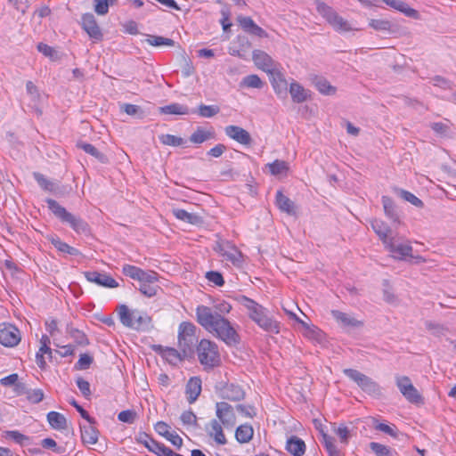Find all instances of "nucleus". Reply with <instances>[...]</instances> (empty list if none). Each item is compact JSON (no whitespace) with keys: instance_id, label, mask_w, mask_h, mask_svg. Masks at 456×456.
Wrapping results in <instances>:
<instances>
[{"instance_id":"obj_1","label":"nucleus","mask_w":456,"mask_h":456,"mask_svg":"<svg viewBox=\"0 0 456 456\" xmlns=\"http://www.w3.org/2000/svg\"><path fill=\"white\" fill-rule=\"evenodd\" d=\"M196 319L206 330L213 333L227 345H236L240 342V336L231 322L220 314H214L210 307L203 305H198Z\"/></svg>"},{"instance_id":"obj_2","label":"nucleus","mask_w":456,"mask_h":456,"mask_svg":"<svg viewBox=\"0 0 456 456\" xmlns=\"http://www.w3.org/2000/svg\"><path fill=\"white\" fill-rule=\"evenodd\" d=\"M237 300L247 309L249 319L259 328L270 333L280 332L279 323L268 315L266 308L246 296H240Z\"/></svg>"},{"instance_id":"obj_3","label":"nucleus","mask_w":456,"mask_h":456,"mask_svg":"<svg viewBox=\"0 0 456 456\" xmlns=\"http://www.w3.org/2000/svg\"><path fill=\"white\" fill-rule=\"evenodd\" d=\"M117 311L120 322L125 327L140 330L147 328L151 323V318L147 314L137 309L130 310L126 305H118Z\"/></svg>"},{"instance_id":"obj_4","label":"nucleus","mask_w":456,"mask_h":456,"mask_svg":"<svg viewBox=\"0 0 456 456\" xmlns=\"http://www.w3.org/2000/svg\"><path fill=\"white\" fill-rule=\"evenodd\" d=\"M48 208L61 222L67 223L77 232L86 233L88 232V224L81 218L75 216L61 207L56 200L46 199Z\"/></svg>"},{"instance_id":"obj_5","label":"nucleus","mask_w":456,"mask_h":456,"mask_svg":"<svg viewBox=\"0 0 456 456\" xmlns=\"http://www.w3.org/2000/svg\"><path fill=\"white\" fill-rule=\"evenodd\" d=\"M196 326L190 322H183L178 328V347L184 357H191L194 354V347L198 342Z\"/></svg>"},{"instance_id":"obj_6","label":"nucleus","mask_w":456,"mask_h":456,"mask_svg":"<svg viewBox=\"0 0 456 456\" xmlns=\"http://www.w3.org/2000/svg\"><path fill=\"white\" fill-rule=\"evenodd\" d=\"M198 359L205 368H214L220 363L216 344L208 339H201L196 347Z\"/></svg>"},{"instance_id":"obj_7","label":"nucleus","mask_w":456,"mask_h":456,"mask_svg":"<svg viewBox=\"0 0 456 456\" xmlns=\"http://www.w3.org/2000/svg\"><path fill=\"white\" fill-rule=\"evenodd\" d=\"M316 8L319 13L336 32L346 33L354 30L351 24L340 16L332 7L324 3H319Z\"/></svg>"},{"instance_id":"obj_8","label":"nucleus","mask_w":456,"mask_h":456,"mask_svg":"<svg viewBox=\"0 0 456 456\" xmlns=\"http://www.w3.org/2000/svg\"><path fill=\"white\" fill-rule=\"evenodd\" d=\"M343 372L347 378L355 382L365 393L373 395L380 394V387L378 383L365 374L354 369H345Z\"/></svg>"},{"instance_id":"obj_9","label":"nucleus","mask_w":456,"mask_h":456,"mask_svg":"<svg viewBox=\"0 0 456 456\" xmlns=\"http://www.w3.org/2000/svg\"><path fill=\"white\" fill-rule=\"evenodd\" d=\"M216 416L225 428H232L237 422L234 408L226 402L216 403Z\"/></svg>"},{"instance_id":"obj_10","label":"nucleus","mask_w":456,"mask_h":456,"mask_svg":"<svg viewBox=\"0 0 456 456\" xmlns=\"http://www.w3.org/2000/svg\"><path fill=\"white\" fill-rule=\"evenodd\" d=\"M396 386L401 394L407 401L411 403H419L422 402V396L412 385L411 379L407 376L396 377Z\"/></svg>"},{"instance_id":"obj_11","label":"nucleus","mask_w":456,"mask_h":456,"mask_svg":"<svg viewBox=\"0 0 456 456\" xmlns=\"http://www.w3.org/2000/svg\"><path fill=\"white\" fill-rule=\"evenodd\" d=\"M21 339L20 331L10 323L0 324V344L5 347L16 346Z\"/></svg>"},{"instance_id":"obj_12","label":"nucleus","mask_w":456,"mask_h":456,"mask_svg":"<svg viewBox=\"0 0 456 456\" xmlns=\"http://www.w3.org/2000/svg\"><path fill=\"white\" fill-rule=\"evenodd\" d=\"M252 60L256 67L268 75L278 69L277 63L273 58L262 50H254L252 53Z\"/></svg>"},{"instance_id":"obj_13","label":"nucleus","mask_w":456,"mask_h":456,"mask_svg":"<svg viewBox=\"0 0 456 456\" xmlns=\"http://www.w3.org/2000/svg\"><path fill=\"white\" fill-rule=\"evenodd\" d=\"M384 246L398 260H403L412 254V247L409 242H399L395 237H392Z\"/></svg>"},{"instance_id":"obj_14","label":"nucleus","mask_w":456,"mask_h":456,"mask_svg":"<svg viewBox=\"0 0 456 456\" xmlns=\"http://www.w3.org/2000/svg\"><path fill=\"white\" fill-rule=\"evenodd\" d=\"M331 315L338 324L346 330L358 329L363 326V322L355 318L352 314L344 313L338 310H332Z\"/></svg>"},{"instance_id":"obj_15","label":"nucleus","mask_w":456,"mask_h":456,"mask_svg":"<svg viewBox=\"0 0 456 456\" xmlns=\"http://www.w3.org/2000/svg\"><path fill=\"white\" fill-rule=\"evenodd\" d=\"M122 273L133 280L138 281H158V273L153 271H144L137 266L131 265H125L122 268Z\"/></svg>"},{"instance_id":"obj_16","label":"nucleus","mask_w":456,"mask_h":456,"mask_svg":"<svg viewBox=\"0 0 456 456\" xmlns=\"http://www.w3.org/2000/svg\"><path fill=\"white\" fill-rule=\"evenodd\" d=\"M218 395L224 400L239 402L244 399L245 391L239 385L226 383L218 389Z\"/></svg>"},{"instance_id":"obj_17","label":"nucleus","mask_w":456,"mask_h":456,"mask_svg":"<svg viewBox=\"0 0 456 456\" xmlns=\"http://www.w3.org/2000/svg\"><path fill=\"white\" fill-rule=\"evenodd\" d=\"M84 275L88 281L95 283L98 286L109 289L118 287V281L108 273L93 271L86 272Z\"/></svg>"},{"instance_id":"obj_18","label":"nucleus","mask_w":456,"mask_h":456,"mask_svg":"<svg viewBox=\"0 0 456 456\" xmlns=\"http://www.w3.org/2000/svg\"><path fill=\"white\" fill-rule=\"evenodd\" d=\"M81 25L83 29L88 34V36L95 40H101L102 38V33L100 27L97 24L95 17L92 13H85L82 16Z\"/></svg>"},{"instance_id":"obj_19","label":"nucleus","mask_w":456,"mask_h":456,"mask_svg":"<svg viewBox=\"0 0 456 456\" xmlns=\"http://www.w3.org/2000/svg\"><path fill=\"white\" fill-rule=\"evenodd\" d=\"M225 134L231 139L243 145H250L252 138L250 134L244 128L238 126H227L224 129Z\"/></svg>"},{"instance_id":"obj_20","label":"nucleus","mask_w":456,"mask_h":456,"mask_svg":"<svg viewBox=\"0 0 456 456\" xmlns=\"http://www.w3.org/2000/svg\"><path fill=\"white\" fill-rule=\"evenodd\" d=\"M222 423L216 419H213L206 426L205 429L208 435L212 437L218 444H225L227 443L223 431Z\"/></svg>"},{"instance_id":"obj_21","label":"nucleus","mask_w":456,"mask_h":456,"mask_svg":"<svg viewBox=\"0 0 456 456\" xmlns=\"http://www.w3.org/2000/svg\"><path fill=\"white\" fill-rule=\"evenodd\" d=\"M238 22L244 31L257 36L259 37H266V32L260 28L255 21L248 16H239Z\"/></svg>"},{"instance_id":"obj_22","label":"nucleus","mask_w":456,"mask_h":456,"mask_svg":"<svg viewBox=\"0 0 456 456\" xmlns=\"http://www.w3.org/2000/svg\"><path fill=\"white\" fill-rule=\"evenodd\" d=\"M220 251L224 259L231 262L233 265L240 266L242 265L243 256L234 246L226 244L221 248Z\"/></svg>"},{"instance_id":"obj_23","label":"nucleus","mask_w":456,"mask_h":456,"mask_svg":"<svg viewBox=\"0 0 456 456\" xmlns=\"http://www.w3.org/2000/svg\"><path fill=\"white\" fill-rule=\"evenodd\" d=\"M201 379L199 377L191 378L185 388V394L189 403H193L201 393Z\"/></svg>"},{"instance_id":"obj_24","label":"nucleus","mask_w":456,"mask_h":456,"mask_svg":"<svg viewBox=\"0 0 456 456\" xmlns=\"http://www.w3.org/2000/svg\"><path fill=\"white\" fill-rule=\"evenodd\" d=\"M275 203L278 208L287 213L289 216H295L297 213V207L294 202L285 196L281 191L276 192Z\"/></svg>"},{"instance_id":"obj_25","label":"nucleus","mask_w":456,"mask_h":456,"mask_svg":"<svg viewBox=\"0 0 456 456\" xmlns=\"http://www.w3.org/2000/svg\"><path fill=\"white\" fill-rule=\"evenodd\" d=\"M370 225L374 232L379 236L380 240L385 245L392 238L389 234L391 232L390 227L380 219H373Z\"/></svg>"},{"instance_id":"obj_26","label":"nucleus","mask_w":456,"mask_h":456,"mask_svg":"<svg viewBox=\"0 0 456 456\" xmlns=\"http://www.w3.org/2000/svg\"><path fill=\"white\" fill-rule=\"evenodd\" d=\"M385 4L389 5L391 8L401 12L405 16L410 18L417 19L419 17L418 12L411 8L407 3L402 1V0H382Z\"/></svg>"},{"instance_id":"obj_27","label":"nucleus","mask_w":456,"mask_h":456,"mask_svg":"<svg viewBox=\"0 0 456 456\" xmlns=\"http://www.w3.org/2000/svg\"><path fill=\"white\" fill-rule=\"evenodd\" d=\"M286 450L293 456H302L305 452V444L297 436H291L287 440Z\"/></svg>"},{"instance_id":"obj_28","label":"nucleus","mask_w":456,"mask_h":456,"mask_svg":"<svg viewBox=\"0 0 456 456\" xmlns=\"http://www.w3.org/2000/svg\"><path fill=\"white\" fill-rule=\"evenodd\" d=\"M47 239L54 246V248L61 253L69 254L70 256H78L80 254L78 249L62 241L56 235L48 236Z\"/></svg>"},{"instance_id":"obj_29","label":"nucleus","mask_w":456,"mask_h":456,"mask_svg":"<svg viewBox=\"0 0 456 456\" xmlns=\"http://www.w3.org/2000/svg\"><path fill=\"white\" fill-rule=\"evenodd\" d=\"M271 84L277 94L286 93L288 83L283 77L282 74L277 69L273 73L270 74Z\"/></svg>"},{"instance_id":"obj_30","label":"nucleus","mask_w":456,"mask_h":456,"mask_svg":"<svg viewBox=\"0 0 456 456\" xmlns=\"http://www.w3.org/2000/svg\"><path fill=\"white\" fill-rule=\"evenodd\" d=\"M173 214L177 219L183 221L185 223L194 224V225L202 224V219L200 216L193 214V213H189L184 209H181V208L173 209Z\"/></svg>"},{"instance_id":"obj_31","label":"nucleus","mask_w":456,"mask_h":456,"mask_svg":"<svg viewBox=\"0 0 456 456\" xmlns=\"http://www.w3.org/2000/svg\"><path fill=\"white\" fill-rule=\"evenodd\" d=\"M47 421L53 428L57 430H64L68 427L67 419L64 415L57 411L48 412Z\"/></svg>"},{"instance_id":"obj_32","label":"nucleus","mask_w":456,"mask_h":456,"mask_svg":"<svg viewBox=\"0 0 456 456\" xmlns=\"http://www.w3.org/2000/svg\"><path fill=\"white\" fill-rule=\"evenodd\" d=\"M254 435V429L249 424H242L235 430V438L240 444L248 443Z\"/></svg>"},{"instance_id":"obj_33","label":"nucleus","mask_w":456,"mask_h":456,"mask_svg":"<svg viewBox=\"0 0 456 456\" xmlns=\"http://www.w3.org/2000/svg\"><path fill=\"white\" fill-rule=\"evenodd\" d=\"M160 350L161 355L170 363L176 364L178 362H181L185 357L183 356L182 351H178L172 347H165L163 348L161 346H158Z\"/></svg>"},{"instance_id":"obj_34","label":"nucleus","mask_w":456,"mask_h":456,"mask_svg":"<svg viewBox=\"0 0 456 456\" xmlns=\"http://www.w3.org/2000/svg\"><path fill=\"white\" fill-rule=\"evenodd\" d=\"M98 436L99 431L92 424L81 427V437L85 444H95L98 442Z\"/></svg>"},{"instance_id":"obj_35","label":"nucleus","mask_w":456,"mask_h":456,"mask_svg":"<svg viewBox=\"0 0 456 456\" xmlns=\"http://www.w3.org/2000/svg\"><path fill=\"white\" fill-rule=\"evenodd\" d=\"M289 94L291 95L293 102L297 103L305 102L308 97L306 90L297 82H293L290 84Z\"/></svg>"},{"instance_id":"obj_36","label":"nucleus","mask_w":456,"mask_h":456,"mask_svg":"<svg viewBox=\"0 0 456 456\" xmlns=\"http://www.w3.org/2000/svg\"><path fill=\"white\" fill-rule=\"evenodd\" d=\"M266 167L269 169L272 175L276 176H286L289 169L286 161L279 159H276L272 163H268Z\"/></svg>"},{"instance_id":"obj_37","label":"nucleus","mask_w":456,"mask_h":456,"mask_svg":"<svg viewBox=\"0 0 456 456\" xmlns=\"http://www.w3.org/2000/svg\"><path fill=\"white\" fill-rule=\"evenodd\" d=\"M159 111L162 114L167 115H187L190 112L189 108L187 106L179 103H172L161 107L159 109Z\"/></svg>"},{"instance_id":"obj_38","label":"nucleus","mask_w":456,"mask_h":456,"mask_svg":"<svg viewBox=\"0 0 456 456\" xmlns=\"http://www.w3.org/2000/svg\"><path fill=\"white\" fill-rule=\"evenodd\" d=\"M315 87L320 94L326 96H333L337 93V87L332 86L330 82L325 78H319L316 80Z\"/></svg>"},{"instance_id":"obj_39","label":"nucleus","mask_w":456,"mask_h":456,"mask_svg":"<svg viewBox=\"0 0 456 456\" xmlns=\"http://www.w3.org/2000/svg\"><path fill=\"white\" fill-rule=\"evenodd\" d=\"M150 45L159 47L168 46L172 47L175 45V41L170 38H167L161 36L148 35L145 40Z\"/></svg>"},{"instance_id":"obj_40","label":"nucleus","mask_w":456,"mask_h":456,"mask_svg":"<svg viewBox=\"0 0 456 456\" xmlns=\"http://www.w3.org/2000/svg\"><path fill=\"white\" fill-rule=\"evenodd\" d=\"M214 137V132L207 131L202 127H198L190 136V141L193 143H202Z\"/></svg>"},{"instance_id":"obj_41","label":"nucleus","mask_w":456,"mask_h":456,"mask_svg":"<svg viewBox=\"0 0 456 456\" xmlns=\"http://www.w3.org/2000/svg\"><path fill=\"white\" fill-rule=\"evenodd\" d=\"M77 147L82 149L85 152L92 155L101 162H105L106 157L103 153L99 151L93 144L87 142H77Z\"/></svg>"},{"instance_id":"obj_42","label":"nucleus","mask_w":456,"mask_h":456,"mask_svg":"<svg viewBox=\"0 0 456 456\" xmlns=\"http://www.w3.org/2000/svg\"><path fill=\"white\" fill-rule=\"evenodd\" d=\"M240 86L260 89L264 86V82L257 75L252 74L243 77Z\"/></svg>"},{"instance_id":"obj_43","label":"nucleus","mask_w":456,"mask_h":456,"mask_svg":"<svg viewBox=\"0 0 456 456\" xmlns=\"http://www.w3.org/2000/svg\"><path fill=\"white\" fill-rule=\"evenodd\" d=\"M369 446L376 456H394V451L385 444L371 442Z\"/></svg>"},{"instance_id":"obj_44","label":"nucleus","mask_w":456,"mask_h":456,"mask_svg":"<svg viewBox=\"0 0 456 456\" xmlns=\"http://www.w3.org/2000/svg\"><path fill=\"white\" fill-rule=\"evenodd\" d=\"M33 176L42 189L51 192L55 191L57 188L56 184L48 180L44 175L35 172Z\"/></svg>"},{"instance_id":"obj_45","label":"nucleus","mask_w":456,"mask_h":456,"mask_svg":"<svg viewBox=\"0 0 456 456\" xmlns=\"http://www.w3.org/2000/svg\"><path fill=\"white\" fill-rule=\"evenodd\" d=\"M158 281H139V290L148 297H151L156 295L159 286L156 284Z\"/></svg>"},{"instance_id":"obj_46","label":"nucleus","mask_w":456,"mask_h":456,"mask_svg":"<svg viewBox=\"0 0 456 456\" xmlns=\"http://www.w3.org/2000/svg\"><path fill=\"white\" fill-rule=\"evenodd\" d=\"M220 108L217 105L200 104L198 108V114L202 118H212L219 113Z\"/></svg>"},{"instance_id":"obj_47","label":"nucleus","mask_w":456,"mask_h":456,"mask_svg":"<svg viewBox=\"0 0 456 456\" xmlns=\"http://www.w3.org/2000/svg\"><path fill=\"white\" fill-rule=\"evenodd\" d=\"M94 11L98 15H105L109 12V7L116 4L117 0H94Z\"/></svg>"},{"instance_id":"obj_48","label":"nucleus","mask_w":456,"mask_h":456,"mask_svg":"<svg viewBox=\"0 0 456 456\" xmlns=\"http://www.w3.org/2000/svg\"><path fill=\"white\" fill-rule=\"evenodd\" d=\"M68 332L77 345L84 346L89 344L88 338L83 331L70 328Z\"/></svg>"},{"instance_id":"obj_49","label":"nucleus","mask_w":456,"mask_h":456,"mask_svg":"<svg viewBox=\"0 0 456 456\" xmlns=\"http://www.w3.org/2000/svg\"><path fill=\"white\" fill-rule=\"evenodd\" d=\"M159 138L161 143L168 146H180L184 142L182 137L169 134H161Z\"/></svg>"},{"instance_id":"obj_50","label":"nucleus","mask_w":456,"mask_h":456,"mask_svg":"<svg viewBox=\"0 0 456 456\" xmlns=\"http://www.w3.org/2000/svg\"><path fill=\"white\" fill-rule=\"evenodd\" d=\"M382 204L386 216L393 221H395L397 219V216L395 214L392 200L388 197L383 196Z\"/></svg>"},{"instance_id":"obj_51","label":"nucleus","mask_w":456,"mask_h":456,"mask_svg":"<svg viewBox=\"0 0 456 456\" xmlns=\"http://www.w3.org/2000/svg\"><path fill=\"white\" fill-rule=\"evenodd\" d=\"M399 195L402 199L410 202L411 204H412L415 207H418V208L423 207V202L418 197H416L413 193H411L408 191L400 190Z\"/></svg>"},{"instance_id":"obj_52","label":"nucleus","mask_w":456,"mask_h":456,"mask_svg":"<svg viewBox=\"0 0 456 456\" xmlns=\"http://www.w3.org/2000/svg\"><path fill=\"white\" fill-rule=\"evenodd\" d=\"M369 25L378 31H389L391 28V23L387 20L372 19L370 20Z\"/></svg>"},{"instance_id":"obj_53","label":"nucleus","mask_w":456,"mask_h":456,"mask_svg":"<svg viewBox=\"0 0 456 456\" xmlns=\"http://www.w3.org/2000/svg\"><path fill=\"white\" fill-rule=\"evenodd\" d=\"M181 421L183 425L197 426V416L192 411H185L181 414Z\"/></svg>"},{"instance_id":"obj_54","label":"nucleus","mask_w":456,"mask_h":456,"mask_svg":"<svg viewBox=\"0 0 456 456\" xmlns=\"http://www.w3.org/2000/svg\"><path fill=\"white\" fill-rule=\"evenodd\" d=\"M135 419L136 412L132 410L122 411L118 415V419L125 423L132 424L134 422Z\"/></svg>"},{"instance_id":"obj_55","label":"nucleus","mask_w":456,"mask_h":456,"mask_svg":"<svg viewBox=\"0 0 456 456\" xmlns=\"http://www.w3.org/2000/svg\"><path fill=\"white\" fill-rule=\"evenodd\" d=\"M7 437L13 440L20 445H24L29 441V437L20 433L19 431H8Z\"/></svg>"},{"instance_id":"obj_56","label":"nucleus","mask_w":456,"mask_h":456,"mask_svg":"<svg viewBox=\"0 0 456 456\" xmlns=\"http://www.w3.org/2000/svg\"><path fill=\"white\" fill-rule=\"evenodd\" d=\"M214 309H215V311H213L214 314H220L221 316H223L224 314H229L231 312V310L232 309V307L228 302L222 301V302L216 303L214 305Z\"/></svg>"},{"instance_id":"obj_57","label":"nucleus","mask_w":456,"mask_h":456,"mask_svg":"<svg viewBox=\"0 0 456 456\" xmlns=\"http://www.w3.org/2000/svg\"><path fill=\"white\" fill-rule=\"evenodd\" d=\"M93 362V357L87 354H82L76 363V368L78 370H86Z\"/></svg>"},{"instance_id":"obj_58","label":"nucleus","mask_w":456,"mask_h":456,"mask_svg":"<svg viewBox=\"0 0 456 456\" xmlns=\"http://www.w3.org/2000/svg\"><path fill=\"white\" fill-rule=\"evenodd\" d=\"M206 278L216 286H223L224 284L222 274L218 272L210 271L206 273Z\"/></svg>"},{"instance_id":"obj_59","label":"nucleus","mask_w":456,"mask_h":456,"mask_svg":"<svg viewBox=\"0 0 456 456\" xmlns=\"http://www.w3.org/2000/svg\"><path fill=\"white\" fill-rule=\"evenodd\" d=\"M336 434L339 437V440L342 444H347L350 438V430L346 426H339L336 430Z\"/></svg>"},{"instance_id":"obj_60","label":"nucleus","mask_w":456,"mask_h":456,"mask_svg":"<svg viewBox=\"0 0 456 456\" xmlns=\"http://www.w3.org/2000/svg\"><path fill=\"white\" fill-rule=\"evenodd\" d=\"M426 327L433 335L437 337L444 335L446 331L444 326L431 322H428Z\"/></svg>"},{"instance_id":"obj_61","label":"nucleus","mask_w":456,"mask_h":456,"mask_svg":"<svg viewBox=\"0 0 456 456\" xmlns=\"http://www.w3.org/2000/svg\"><path fill=\"white\" fill-rule=\"evenodd\" d=\"M154 429L159 436L165 438L170 434V427L164 421H158L154 426Z\"/></svg>"},{"instance_id":"obj_62","label":"nucleus","mask_w":456,"mask_h":456,"mask_svg":"<svg viewBox=\"0 0 456 456\" xmlns=\"http://www.w3.org/2000/svg\"><path fill=\"white\" fill-rule=\"evenodd\" d=\"M27 398L33 403H38L44 399V393L41 389L28 391Z\"/></svg>"},{"instance_id":"obj_63","label":"nucleus","mask_w":456,"mask_h":456,"mask_svg":"<svg viewBox=\"0 0 456 456\" xmlns=\"http://www.w3.org/2000/svg\"><path fill=\"white\" fill-rule=\"evenodd\" d=\"M77 387L79 388L80 392L82 393V395L85 397L90 396L91 390H90V384L88 381L85 380L82 378H78L77 379Z\"/></svg>"},{"instance_id":"obj_64","label":"nucleus","mask_w":456,"mask_h":456,"mask_svg":"<svg viewBox=\"0 0 456 456\" xmlns=\"http://www.w3.org/2000/svg\"><path fill=\"white\" fill-rule=\"evenodd\" d=\"M167 446L164 444L159 443L155 440L151 442V444L148 446V450L158 456H162L164 450H166Z\"/></svg>"}]
</instances>
